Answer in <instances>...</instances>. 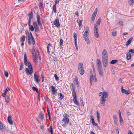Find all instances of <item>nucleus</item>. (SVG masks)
I'll return each instance as SVG.
<instances>
[{
	"label": "nucleus",
	"mask_w": 134,
	"mask_h": 134,
	"mask_svg": "<svg viewBox=\"0 0 134 134\" xmlns=\"http://www.w3.org/2000/svg\"><path fill=\"white\" fill-rule=\"evenodd\" d=\"M72 91L73 92V97L74 96H77V95L76 94V91L75 88V87L74 86H72Z\"/></svg>",
	"instance_id": "obj_26"
},
{
	"label": "nucleus",
	"mask_w": 134,
	"mask_h": 134,
	"mask_svg": "<svg viewBox=\"0 0 134 134\" xmlns=\"http://www.w3.org/2000/svg\"><path fill=\"white\" fill-rule=\"evenodd\" d=\"M12 116H8V120L9 123L10 125H12L13 124V121L11 119Z\"/></svg>",
	"instance_id": "obj_22"
},
{
	"label": "nucleus",
	"mask_w": 134,
	"mask_h": 134,
	"mask_svg": "<svg viewBox=\"0 0 134 134\" xmlns=\"http://www.w3.org/2000/svg\"><path fill=\"white\" fill-rule=\"evenodd\" d=\"M86 30L84 32L83 35V37H86L89 34V33L88 32V31H89V27L88 26H86Z\"/></svg>",
	"instance_id": "obj_13"
},
{
	"label": "nucleus",
	"mask_w": 134,
	"mask_h": 134,
	"mask_svg": "<svg viewBox=\"0 0 134 134\" xmlns=\"http://www.w3.org/2000/svg\"><path fill=\"white\" fill-rule=\"evenodd\" d=\"M69 117V115H68L66 113H65L64 114V116L63 118L64 119H65V118H67Z\"/></svg>",
	"instance_id": "obj_53"
},
{
	"label": "nucleus",
	"mask_w": 134,
	"mask_h": 134,
	"mask_svg": "<svg viewBox=\"0 0 134 134\" xmlns=\"http://www.w3.org/2000/svg\"><path fill=\"white\" fill-rule=\"evenodd\" d=\"M35 32L36 33H39L40 32V30L39 27L34 28Z\"/></svg>",
	"instance_id": "obj_45"
},
{
	"label": "nucleus",
	"mask_w": 134,
	"mask_h": 134,
	"mask_svg": "<svg viewBox=\"0 0 134 134\" xmlns=\"http://www.w3.org/2000/svg\"><path fill=\"white\" fill-rule=\"evenodd\" d=\"M53 24L57 27H59L60 26V24L59 21V19L58 17L57 19H56L54 21Z\"/></svg>",
	"instance_id": "obj_9"
},
{
	"label": "nucleus",
	"mask_w": 134,
	"mask_h": 134,
	"mask_svg": "<svg viewBox=\"0 0 134 134\" xmlns=\"http://www.w3.org/2000/svg\"><path fill=\"white\" fill-rule=\"evenodd\" d=\"M36 17L37 22L38 25L40 27H41V26H42V25L41 23L40 17L39 13L38 12H37V13Z\"/></svg>",
	"instance_id": "obj_5"
},
{
	"label": "nucleus",
	"mask_w": 134,
	"mask_h": 134,
	"mask_svg": "<svg viewBox=\"0 0 134 134\" xmlns=\"http://www.w3.org/2000/svg\"><path fill=\"white\" fill-rule=\"evenodd\" d=\"M39 117L40 118L43 120L44 118V115L41 112L39 114Z\"/></svg>",
	"instance_id": "obj_30"
},
{
	"label": "nucleus",
	"mask_w": 134,
	"mask_h": 134,
	"mask_svg": "<svg viewBox=\"0 0 134 134\" xmlns=\"http://www.w3.org/2000/svg\"><path fill=\"white\" fill-rule=\"evenodd\" d=\"M112 33L113 36L114 37L116 35L117 32L116 31L112 32Z\"/></svg>",
	"instance_id": "obj_50"
},
{
	"label": "nucleus",
	"mask_w": 134,
	"mask_h": 134,
	"mask_svg": "<svg viewBox=\"0 0 134 134\" xmlns=\"http://www.w3.org/2000/svg\"><path fill=\"white\" fill-rule=\"evenodd\" d=\"M53 10L54 13H56L57 12L56 11V9H57V7H56V6L55 5H53Z\"/></svg>",
	"instance_id": "obj_38"
},
{
	"label": "nucleus",
	"mask_w": 134,
	"mask_h": 134,
	"mask_svg": "<svg viewBox=\"0 0 134 134\" xmlns=\"http://www.w3.org/2000/svg\"><path fill=\"white\" fill-rule=\"evenodd\" d=\"M27 61V57H24V63H26V62Z\"/></svg>",
	"instance_id": "obj_61"
},
{
	"label": "nucleus",
	"mask_w": 134,
	"mask_h": 134,
	"mask_svg": "<svg viewBox=\"0 0 134 134\" xmlns=\"http://www.w3.org/2000/svg\"><path fill=\"white\" fill-rule=\"evenodd\" d=\"M120 118V123H122L123 122V119L122 118V117H119Z\"/></svg>",
	"instance_id": "obj_63"
},
{
	"label": "nucleus",
	"mask_w": 134,
	"mask_h": 134,
	"mask_svg": "<svg viewBox=\"0 0 134 134\" xmlns=\"http://www.w3.org/2000/svg\"><path fill=\"white\" fill-rule=\"evenodd\" d=\"M101 21V18H100L98 19V20L97 21L96 23L95 24H96V25H99L100 24V23Z\"/></svg>",
	"instance_id": "obj_31"
},
{
	"label": "nucleus",
	"mask_w": 134,
	"mask_h": 134,
	"mask_svg": "<svg viewBox=\"0 0 134 134\" xmlns=\"http://www.w3.org/2000/svg\"><path fill=\"white\" fill-rule=\"evenodd\" d=\"M118 24L120 26H123V22L122 21H120L118 22Z\"/></svg>",
	"instance_id": "obj_48"
},
{
	"label": "nucleus",
	"mask_w": 134,
	"mask_h": 134,
	"mask_svg": "<svg viewBox=\"0 0 134 134\" xmlns=\"http://www.w3.org/2000/svg\"><path fill=\"white\" fill-rule=\"evenodd\" d=\"M0 130H5V126L3 125L2 122L0 121Z\"/></svg>",
	"instance_id": "obj_20"
},
{
	"label": "nucleus",
	"mask_w": 134,
	"mask_h": 134,
	"mask_svg": "<svg viewBox=\"0 0 134 134\" xmlns=\"http://www.w3.org/2000/svg\"><path fill=\"white\" fill-rule=\"evenodd\" d=\"M78 20H77V22L78 23L79 25V26H80L82 27L83 26L82 25V23L83 20H80L79 21V22H78Z\"/></svg>",
	"instance_id": "obj_32"
},
{
	"label": "nucleus",
	"mask_w": 134,
	"mask_h": 134,
	"mask_svg": "<svg viewBox=\"0 0 134 134\" xmlns=\"http://www.w3.org/2000/svg\"><path fill=\"white\" fill-rule=\"evenodd\" d=\"M73 37L74 38V42H77V34L75 32L73 33Z\"/></svg>",
	"instance_id": "obj_28"
},
{
	"label": "nucleus",
	"mask_w": 134,
	"mask_h": 134,
	"mask_svg": "<svg viewBox=\"0 0 134 134\" xmlns=\"http://www.w3.org/2000/svg\"><path fill=\"white\" fill-rule=\"evenodd\" d=\"M116 131L117 132V134H119V129L118 128H116Z\"/></svg>",
	"instance_id": "obj_64"
},
{
	"label": "nucleus",
	"mask_w": 134,
	"mask_h": 134,
	"mask_svg": "<svg viewBox=\"0 0 134 134\" xmlns=\"http://www.w3.org/2000/svg\"><path fill=\"white\" fill-rule=\"evenodd\" d=\"M108 59L107 51H103L102 54V59Z\"/></svg>",
	"instance_id": "obj_6"
},
{
	"label": "nucleus",
	"mask_w": 134,
	"mask_h": 134,
	"mask_svg": "<svg viewBox=\"0 0 134 134\" xmlns=\"http://www.w3.org/2000/svg\"><path fill=\"white\" fill-rule=\"evenodd\" d=\"M31 40H32V44H33L34 46V45H35V40L34 38H31Z\"/></svg>",
	"instance_id": "obj_55"
},
{
	"label": "nucleus",
	"mask_w": 134,
	"mask_h": 134,
	"mask_svg": "<svg viewBox=\"0 0 134 134\" xmlns=\"http://www.w3.org/2000/svg\"><path fill=\"white\" fill-rule=\"evenodd\" d=\"M103 65V66L105 67L108 65V59H102Z\"/></svg>",
	"instance_id": "obj_11"
},
{
	"label": "nucleus",
	"mask_w": 134,
	"mask_h": 134,
	"mask_svg": "<svg viewBox=\"0 0 134 134\" xmlns=\"http://www.w3.org/2000/svg\"><path fill=\"white\" fill-rule=\"evenodd\" d=\"M24 67L23 63V62L20 63V70H21Z\"/></svg>",
	"instance_id": "obj_41"
},
{
	"label": "nucleus",
	"mask_w": 134,
	"mask_h": 134,
	"mask_svg": "<svg viewBox=\"0 0 134 134\" xmlns=\"http://www.w3.org/2000/svg\"><path fill=\"white\" fill-rule=\"evenodd\" d=\"M55 80L56 81H58L59 80V77L57 76V75L56 74H55L54 76Z\"/></svg>",
	"instance_id": "obj_47"
},
{
	"label": "nucleus",
	"mask_w": 134,
	"mask_h": 134,
	"mask_svg": "<svg viewBox=\"0 0 134 134\" xmlns=\"http://www.w3.org/2000/svg\"><path fill=\"white\" fill-rule=\"evenodd\" d=\"M130 91L126 90V91H125V93L127 95H128L130 93Z\"/></svg>",
	"instance_id": "obj_52"
},
{
	"label": "nucleus",
	"mask_w": 134,
	"mask_h": 134,
	"mask_svg": "<svg viewBox=\"0 0 134 134\" xmlns=\"http://www.w3.org/2000/svg\"><path fill=\"white\" fill-rule=\"evenodd\" d=\"M92 125L93 126L97 127V128H99V127L98 126L97 124L95 122Z\"/></svg>",
	"instance_id": "obj_58"
},
{
	"label": "nucleus",
	"mask_w": 134,
	"mask_h": 134,
	"mask_svg": "<svg viewBox=\"0 0 134 134\" xmlns=\"http://www.w3.org/2000/svg\"><path fill=\"white\" fill-rule=\"evenodd\" d=\"M26 36L25 35H24L22 36L20 39V41L21 42H24L25 40Z\"/></svg>",
	"instance_id": "obj_27"
},
{
	"label": "nucleus",
	"mask_w": 134,
	"mask_h": 134,
	"mask_svg": "<svg viewBox=\"0 0 134 134\" xmlns=\"http://www.w3.org/2000/svg\"><path fill=\"white\" fill-rule=\"evenodd\" d=\"M83 37L85 40V41L88 44H89L90 43V40H89V38L87 37V36L86 37Z\"/></svg>",
	"instance_id": "obj_29"
},
{
	"label": "nucleus",
	"mask_w": 134,
	"mask_h": 134,
	"mask_svg": "<svg viewBox=\"0 0 134 134\" xmlns=\"http://www.w3.org/2000/svg\"><path fill=\"white\" fill-rule=\"evenodd\" d=\"M33 90L35 91H36L37 93H38V89L37 88H36L35 87L33 86L32 88Z\"/></svg>",
	"instance_id": "obj_43"
},
{
	"label": "nucleus",
	"mask_w": 134,
	"mask_h": 134,
	"mask_svg": "<svg viewBox=\"0 0 134 134\" xmlns=\"http://www.w3.org/2000/svg\"><path fill=\"white\" fill-rule=\"evenodd\" d=\"M27 15L28 16L29 19H32L33 18V13L32 11L30 12Z\"/></svg>",
	"instance_id": "obj_16"
},
{
	"label": "nucleus",
	"mask_w": 134,
	"mask_h": 134,
	"mask_svg": "<svg viewBox=\"0 0 134 134\" xmlns=\"http://www.w3.org/2000/svg\"><path fill=\"white\" fill-rule=\"evenodd\" d=\"M31 19H29L28 20V26H30L31 25Z\"/></svg>",
	"instance_id": "obj_62"
},
{
	"label": "nucleus",
	"mask_w": 134,
	"mask_h": 134,
	"mask_svg": "<svg viewBox=\"0 0 134 134\" xmlns=\"http://www.w3.org/2000/svg\"><path fill=\"white\" fill-rule=\"evenodd\" d=\"M126 90L123 88V87H122L121 88V91L122 93H125V91H126Z\"/></svg>",
	"instance_id": "obj_57"
},
{
	"label": "nucleus",
	"mask_w": 134,
	"mask_h": 134,
	"mask_svg": "<svg viewBox=\"0 0 134 134\" xmlns=\"http://www.w3.org/2000/svg\"><path fill=\"white\" fill-rule=\"evenodd\" d=\"M73 97V101L74 103L77 105L79 106L80 104L79 102L77 100V96H74Z\"/></svg>",
	"instance_id": "obj_14"
},
{
	"label": "nucleus",
	"mask_w": 134,
	"mask_h": 134,
	"mask_svg": "<svg viewBox=\"0 0 134 134\" xmlns=\"http://www.w3.org/2000/svg\"><path fill=\"white\" fill-rule=\"evenodd\" d=\"M101 100L102 101L101 104L103 105V106H105V102L106 100V99H101Z\"/></svg>",
	"instance_id": "obj_35"
},
{
	"label": "nucleus",
	"mask_w": 134,
	"mask_h": 134,
	"mask_svg": "<svg viewBox=\"0 0 134 134\" xmlns=\"http://www.w3.org/2000/svg\"><path fill=\"white\" fill-rule=\"evenodd\" d=\"M97 68H99L101 67V64L100 60L99 59H98L97 61Z\"/></svg>",
	"instance_id": "obj_19"
},
{
	"label": "nucleus",
	"mask_w": 134,
	"mask_h": 134,
	"mask_svg": "<svg viewBox=\"0 0 134 134\" xmlns=\"http://www.w3.org/2000/svg\"><path fill=\"white\" fill-rule=\"evenodd\" d=\"M39 7V8L40 9H41L42 10L44 11V8L43 6V4L42 3L40 2V3Z\"/></svg>",
	"instance_id": "obj_25"
},
{
	"label": "nucleus",
	"mask_w": 134,
	"mask_h": 134,
	"mask_svg": "<svg viewBox=\"0 0 134 134\" xmlns=\"http://www.w3.org/2000/svg\"><path fill=\"white\" fill-rule=\"evenodd\" d=\"M75 82H76V83L77 85V87H79V81H78V80L77 79V77L76 76L75 78Z\"/></svg>",
	"instance_id": "obj_44"
},
{
	"label": "nucleus",
	"mask_w": 134,
	"mask_h": 134,
	"mask_svg": "<svg viewBox=\"0 0 134 134\" xmlns=\"http://www.w3.org/2000/svg\"><path fill=\"white\" fill-rule=\"evenodd\" d=\"M75 44L77 50H78V47H77V42H75Z\"/></svg>",
	"instance_id": "obj_60"
},
{
	"label": "nucleus",
	"mask_w": 134,
	"mask_h": 134,
	"mask_svg": "<svg viewBox=\"0 0 134 134\" xmlns=\"http://www.w3.org/2000/svg\"><path fill=\"white\" fill-rule=\"evenodd\" d=\"M24 64L26 66H27L29 69V70L28 68H26L25 69V71L26 73L28 75L32 74L33 72L32 67L30 64V62L27 61L26 62V63H24Z\"/></svg>",
	"instance_id": "obj_2"
},
{
	"label": "nucleus",
	"mask_w": 134,
	"mask_h": 134,
	"mask_svg": "<svg viewBox=\"0 0 134 134\" xmlns=\"http://www.w3.org/2000/svg\"><path fill=\"white\" fill-rule=\"evenodd\" d=\"M37 58V57L33 58L34 62L35 64H37L38 63Z\"/></svg>",
	"instance_id": "obj_40"
},
{
	"label": "nucleus",
	"mask_w": 134,
	"mask_h": 134,
	"mask_svg": "<svg viewBox=\"0 0 134 134\" xmlns=\"http://www.w3.org/2000/svg\"><path fill=\"white\" fill-rule=\"evenodd\" d=\"M62 121L64 122V124L62 125V126L64 127H65L67 125H68L69 122V119L68 118H63Z\"/></svg>",
	"instance_id": "obj_8"
},
{
	"label": "nucleus",
	"mask_w": 134,
	"mask_h": 134,
	"mask_svg": "<svg viewBox=\"0 0 134 134\" xmlns=\"http://www.w3.org/2000/svg\"><path fill=\"white\" fill-rule=\"evenodd\" d=\"M33 25L34 28L38 27L37 24L36 22H33Z\"/></svg>",
	"instance_id": "obj_34"
},
{
	"label": "nucleus",
	"mask_w": 134,
	"mask_h": 134,
	"mask_svg": "<svg viewBox=\"0 0 134 134\" xmlns=\"http://www.w3.org/2000/svg\"><path fill=\"white\" fill-rule=\"evenodd\" d=\"M60 97L59 99L60 100H61L63 99L64 98V95L62 93H60L59 94Z\"/></svg>",
	"instance_id": "obj_37"
},
{
	"label": "nucleus",
	"mask_w": 134,
	"mask_h": 134,
	"mask_svg": "<svg viewBox=\"0 0 134 134\" xmlns=\"http://www.w3.org/2000/svg\"><path fill=\"white\" fill-rule=\"evenodd\" d=\"M118 62V60H112L110 62V64H114Z\"/></svg>",
	"instance_id": "obj_42"
},
{
	"label": "nucleus",
	"mask_w": 134,
	"mask_h": 134,
	"mask_svg": "<svg viewBox=\"0 0 134 134\" xmlns=\"http://www.w3.org/2000/svg\"><path fill=\"white\" fill-rule=\"evenodd\" d=\"M113 119L115 124H116L117 123L118 120L116 115H113Z\"/></svg>",
	"instance_id": "obj_24"
},
{
	"label": "nucleus",
	"mask_w": 134,
	"mask_h": 134,
	"mask_svg": "<svg viewBox=\"0 0 134 134\" xmlns=\"http://www.w3.org/2000/svg\"><path fill=\"white\" fill-rule=\"evenodd\" d=\"M134 2V0H129V3L130 5V6L132 5Z\"/></svg>",
	"instance_id": "obj_39"
},
{
	"label": "nucleus",
	"mask_w": 134,
	"mask_h": 134,
	"mask_svg": "<svg viewBox=\"0 0 134 134\" xmlns=\"http://www.w3.org/2000/svg\"><path fill=\"white\" fill-rule=\"evenodd\" d=\"M108 97L107 93L106 92H103V94L101 97V99H106V98Z\"/></svg>",
	"instance_id": "obj_17"
},
{
	"label": "nucleus",
	"mask_w": 134,
	"mask_h": 134,
	"mask_svg": "<svg viewBox=\"0 0 134 134\" xmlns=\"http://www.w3.org/2000/svg\"><path fill=\"white\" fill-rule=\"evenodd\" d=\"M59 1H57V0H56L55 1V4H54V5H55L56 6L57 4V3H59Z\"/></svg>",
	"instance_id": "obj_59"
},
{
	"label": "nucleus",
	"mask_w": 134,
	"mask_h": 134,
	"mask_svg": "<svg viewBox=\"0 0 134 134\" xmlns=\"http://www.w3.org/2000/svg\"><path fill=\"white\" fill-rule=\"evenodd\" d=\"M95 18V17H94L93 16H92L91 19V23H92L93 22Z\"/></svg>",
	"instance_id": "obj_51"
},
{
	"label": "nucleus",
	"mask_w": 134,
	"mask_h": 134,
	"mask_svg": "<svg viewBox=\"0 0 134 134\" xmlns=\"http://www.w3.org/2000/svg\"><path fill=\"white\" fill-rule=\"evenodd\" d=\"M80 102L82 104V105L83 106L84 105V103L83 102V100L82 99H81L80 100Z\"/></svg>",
	"instance_id": "obj_56"
},
{
	"label": "nucleus",
	"mask_w": 134,
	"mask_h": 134,
	"mask_svg": "<svg viewBox=\"0 0 134 134\" xmlns=\"http://www.w3.org/2000/svg\"><path fill=\"white\" fill-rule=\"evenodd\" d=\"M132 39L133 38L132 37H131L126 42V46H127L131 43Z\"/></svg>",
	"instance_id": "obj_23"
},
{
	"label": "nucleus",
	"mask_w": 134,
	"mask_h": 134,
	"mask_svg": "<svg viewBox=\"0 0 134 134\" xmlns=\"http://www.w3.org/2000/svg\"><path fill=\"white\" fill-rule=\"evenodd\" d=\"M51 87L52 88V94H55L57 91V90L55 89V87L53 86H51Z\"/></svg>",
	"instance_id": "obj_21"
},
{
	"label": "nucleus",
	"mask_w": 134,
	"mask_h": 134,
	"mask_svg": "<svg viewBox=\"0 0 134 134\" xmlns=\"http://www.w3.org/2000/svg\"><path fill=\"white\" fill-rule=\"evenodd\" d=\"M92 66L93 70L92 69H90V80L91 85L92 84V80H93L95 82L96 81H97V80L96 78V73L93 65H92Z\"/></svg>",
	"instance_id": "obj_1"
},
{
	"label": "nucleus",
	"mask_w": 134,
	"mask_h": 134,
	"mask_svg": "<svg viewBox=\"0 0 134 134\" xmlns=\"http://www.w3.org/2000/svg\"><path fill=\"white\" fill-rule=\"evenodd\" d=\"M78 69L80 75H83L85 73L83 64L81 63H79L78 64Z\"/></svg>",
	"instance_id": "obj_3"
},
{
	"label": "nucleus",
	"mask_w": 134,
	"mask_h": 134,
	"mask_svg": "<svg viewBox=\"0 0 134 134\" xmlns=\"http://www.w3.org/2000/svg\"><path fill=\"white\" fill-rule=\"evenodd\" d=\"M50 131L51 134H53V128L52 126V125H51L50 127Z\"/></svg>",
	"instance_id": "obj_49"
},
{
	"label": "nucleus",
	"mask_w": 134,
	"mask_h": 134,
	"mask_svg": "<svg viewBox=\"0 0 134 134\" xmlns=\"http://www.w3.org/2000/svg\"><path fill=\"white\" fill-rule=\"evenodd\" d=\"M63 41L62 39H61L60 40V42H59V44L60 45V46L61 47L62 45L63 44Z\"/></svg>",
	"instance_id": "obj_46"
},
{
	"label": "nucleus",
	"mask_w": 134,
	"mask_h": 134,
	"mask_svg": "<svg viewBox=\"0 0 134 134\" xmlns=\"http://www.w3.org/2000/svg\"><path fill=\"white\" fill-rule=\"evenodd\" d=\"M4 74L5 76L6 77H8V72L7 71H5L4 72Z\"/></svg>",
	"instance_id": "obj_54"
},
{
	"label": "nucleus",
	"mask_w": 134,
	"mask_h": 134,
	"mask_svg": "<svg viewBox=\"0 0 134 134\" xmlns=\"http://www.w3.org/2000/svg\"><path fill=\"white\" fill-rule=\"evenodd\" d=\"M10 99L9 97L8 96H7L5 98V101L8 103H9L10 101Z\"/></svg>",
	"instance_id": "obj_36"
},
{
	"label": "nucleus",
	"mask_w": 134,
	"mask_h": 134,
	"mask_svg": "<svg viewBox=\"0 0 134 134\" xmlns=\"http://www.w3.org/2000/svg\"><path fill=\"white\" fill-rule=\"evenodd\" d=\"M26 33L27 35V42L28 44L30 45L31 44L32 42H31V38L30 37V33L29 32L28 30L27 29L26 30Z\"/></svg>",
	"instance_id": "obj_7"
},
{
	"label": "nucleus",
	"mask_w": 134,
	"mask_h": 134,
	"mask_svg": "<svg viewBox=\"0 0 134 134\" xmlns=\"http://www.w3.org/2000/svg\"><path fill=\"white\" fill-rule=\"evenodd\" d=\"M132 52L134 53V51H129L127 54L126 58L127 60H130L131 58V54L130 52Z\"/></svg>",
	"instance_id": "obj_15"
},
{
	"label": "nucleus",
	"mask_w": 134,
	"mask_h": 134,
	"mask_svg": "<svg viewBox=\"0 0 134 134\" xmlns=\"http://www.w3.org/2000/svg\"><path fill=\"white\" fill-rule=\"evenodd\" d=\"M29 30H31V31H33L34 30V28L32 25H30V26H29Z\"/></svg>",
	"instance_id": "obj_33"
},
{
	"label": "nucleus",
	"mask_w": 134,
	"mask_h": 134,
	"mask_svg": "<svg viewBox=\"0 0 134 134\" xmlns=\"http://www.w3.org/2000/svg\"><path fill=\"white\" fill-rule=\"evenodd\" d=\"M38 51H32V54L33 56V58L37 57V53H38Z\"/></svg>",
	"instance_id": "obj_18"
},
{
	"label": "nucleus",
	"mask_w": 134,
	"mask_h": 134,
	"mask_svg": "<svg viewBox=\"0 0 134 134\" xmlns=\"http://www.w3.org/2000/svg\"><path fill=\"white\" fill-rule=\"evenodd\" d=\"M94 30L95 37L97 38H98L99 37L98 34L99 30L96 24H94Z\"/></svg>",
	"instance_id": "obj_4"
},
{
	"label": "nucleus",
	"mask_w": 134,
	"mask_h": 134,
	"mask_svg": "<svg viewBox=\"0 0 134 134\" xmlns=\"http://www.w3.org/2000/svg\"><path fill=\"white\" fill-rule=\"evenodd\" d=\"M97 69L100 76L102 77L103 76V71L102 67L97 68Z\"/></svg>",
	"instance_id": "obj_12"
},
{
	"label": "nucleus",
	"mask_w": 134,
	"mask_h": 134,
	"mask_svg": "<svg viewBox=\"0 0 134 134\" xmlns=\"http://www.w3.org/2000/svg\"><path fill=\"white\" fill-rule=\"evenodd\" d=\"M34 78L35 81L37 83L40 81L38 75L37 74L36 72H35L34 74Z\"/></svg>",
	"instance_id": "obj_10"
}]
</instances>
